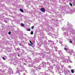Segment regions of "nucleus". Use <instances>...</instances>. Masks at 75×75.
<instances>
[{"mask_svg": "<svg viewBox=\"0 0 75 75\" xmlns=\"http://www.w3.org/2000/svg\"><path fill=\"white\" fill-rule=\"evenodd\" d=\"M70 43H72V41H71V40H70Z\"/></svg>", "mask_w": 75, "mask_h": 75, "instance_id": "13", "label": "nucleus"}, {"mask_svg": "<svg viewBox=\"0 0 75 75\" xmlns=\"http://www.w3.org/2000/svg\"><path fill=\"white\" fill-rule=\"evenodd\" d=\"M69 4H70V6H72V4L69 3Z\"/></svg>", "mask_w": 75, "mask_h": 75, "instance_id": "9", "label": "nucleus"}, {"mask_svg": "<svg viewBox=\"0 0 75 75\" xmlns=\"http://www.w3.org/2000/svg\"><path fill=\"white\" fill-rule=\"evenodd\" d=\"M8 34L9 35H10L11 34V32L10 31L9 32Z\"/></svg>", "mask_w": 75, "mask_h": 75, "instance_id": "11", "label": "nucleus"}, {"mask_svg": "<svg viewBox=\"0 0 75 75\" xmlns=\"http://www.w3.org/2000/svg\"><path fill=\"white\" fill-rule=\"evenodd\" d=\"M71 72H72V73H74V69L71 70Z\"/></svg>", "mask_w": 75, "mask_h": 75, "instance_id": "4", "label": "nucleus"}, {"mask_svg": "<svg viewBox=\"0 0 75 75\" xmlns=\"http://www.w3.org/2000/svg\"><path fill=\"white\" fill-rule=\"evenodd\" d=\"M2 58L3 59H4V60H6V59L5 58V57H3Z\"/></svg>", "mask_w": 75, "mask_h": 75, "instance_id": "12", "label": "nucleus"}, {"mask_svg": "<svg viewBox=\"0 0 75 75\" xmlns=\"http://www.w3.org/2000/svg\"><path fill=\"white\" fill-rule=\"evenodd\" d=\"M40 11H42V12H45V9H44V8H41L40 9Z\"/></svg>", "mask_w": 75, "mask_h": 75, "instance_id": "1", "label": "nucleus"}, {"mask_svg": "<svg viewBox=\"0 0 75 75\" xmlns=\"http://www.w3.org/2000/svg\"><path fill=\"white\" fill-rule=\"evenodd\" d=\"M19 45H21V46H22V45H21V44L19 43Z\"/></svg>", "mask_w": 75, "mask_h": 75, "instance_id": "14", "label": "nucleus"}, {"mask_svg": "<svg viewBox=\"0 0 75 75\" xmlns=\"http://www.w3.org/2000/svg\"><path fill=\"white\" fill-rule=\"evenodd\" d=\"M31 35H33V31H31Z\"/></svg>", "mask_w": 75, "mask_h": 75, "instance_id": "7", "label": "nucleus"}, {"mask_svg": "<svg viewBox=\"0 0 75 75\" xmlns=\"http://www.w3.org/2000/svg\"><path fill=\"white\" fill-rule=\"evenodd\" d=\"M20 10L21 12H22V13H24V11H23V9H20Z\"/></svg>", "mask_w": 75, "mask_h": 75, "instance_id": "2", "label": "nucleus"}, {"mask_svg": "<svg viewBox=\"0 0 75 75\" xmlns=\"http://www.w3.org/2000/svg\"><path fill=\"white\" fill-rule=\"evenodd\" d=\"M34 26H33L32 27H31L32 29H34Z\"/></svg>", "mask_w": 75, "mask_h": 75, "instance_id": "10", "label": "nucleus"}, {"mask_svg": "<svg viewBox=\"0 0 75 75\" xmlns=\"http://www.w3.org/2000/svg\"><path fill=\"white\" fill-rule=\"evenodd\" d=\"M29 42H30V43L32 44V45H34V44L32 43V42H31V41L30 40Z\"/></svg>", "mask_w": 75, "mask_h": 75, "instance_id": "6", "label": "nucleus"}, {"mask_svg": "<svg viewBox=\"0 0 75 75\" xmlns=\"http://www.w3.org/2000/svg\"><path fill=\"white\" fill-rule=\"evenodd\" d=\"M21 25L23 27H24V24H23V23H21Z\"/></svg>", "mask_w": 75, "mask_h": 75, "instance_id": "5", "label": "nucleus"}, {"mask_svg": "<svg viewBox=\"0 0 75 75\" xmlns=\"http://www.w3.org/2000/svg\"><path fill=\"white\" fill-rule=\"evenodd\" d=\"M26 30L27 31H31V29L30 28H29V29H26Z\"/></svg>", "mask_w": 75, "mask_h": 75, "instance_id": "3", "label": "nucleus"}, {"mask_svg": "<svg viewBox=\"0 0 75 75\" xmlns=\"http://www.w3.org/2000/svg\"><path fill=\"white\" fill-rule=\"evenodd\" d=\"M18 55V57H20V55Z\"/></svg>", "mask_w": 75, "mask_h": 75, "instance_id": "17", "label": "nucleus"}, {"mask_svg": "<svg viewBox=\"0 0 75 75\" xmlns=\"http://www.w3.org/2000/svg\"><path fill=\"white\" fill-rule=\"evenodd\" d=\"M29 45H30L31 46H32V45H31V44H29Z\"/></svg>", "mask_w": 75, "mask_h": 75, "instance_id": "15", "label": "nucleus"}, {"mask_svg": "<svg viewBox=\"0 0 75 75\" xmlns=\"http://www.w3.org/2000/svg\"><path fill=\"white\" fill-rule=\"evenodd\" d=\"M64 50H65V51H67V50H68V49H67V48H65L64 49Z\"/></svg>", "mask_w": 75, "mask_h": 75, "instance_id": "8", "label": "nucleus"}, {"mask_svg": "<svg viewBox=\"0 0 75 75\" xmlns=\"http://www.w3.org/2000/svg\"><path fill=\"white\" fill-rule=\"evenodd\" d=\"M74 1V2H75V1Z\"/></svg>", "mask_w": 75, "mask_h": 75, "instance_id": "18", "label": "nucleus"}, {"mask_svg": "<svg viewBox=\"0 0 75 75\" xmlns=\"http://www.w3.org/2000/svg\"><path fill=\"white\" fill-rule=\"evenodd\" d=\"M17 50H19V49H18V48H17Z\"/></svg>", "mask_w": 75, "mask_h": 75, "instance_id": "16", "label": "nucleus"}]
</instances>
